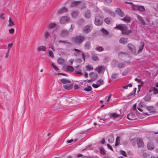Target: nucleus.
<instances>
[{
  "label": "nucleus",
  "mask_w": 158,
  "mask_h": 158,
  "mask_svg": "<svg viewBox=\"0 0 158 158\" xmlns=\"http://www.w3.org/2000/svg\"><path fill=\"white\" fill-rule=\"evenodd\" d=\"M85 40V38L84 36L80 35H77L72 38L73 42L77 45L82 44Z\"/></svg>",
  "instance_id": "obj_1"
},
{
  "label": "nucleus",
  "mask_w": 158,
  "mask_h": 158,
  "mask_svg": "<svg viewBox=\"0 0 158 158\" xmlns=\"http://www.w3.org/2000/svg\"><path fill=\"white\" fill-rule=\"evenodd\" d=\"M103 20L102 17L99 15H96L95 17V21L94 22L95 25L100 26L103 23Z\"/></svg>",
  "instance_id": "obj_2"
},
{
  "label": "nucleus",
  "mask_w": 158,
  "mask_h": 158,
  "mask_svg": "<svg viewBox=\"0 0 158 158\" xmlns=\"http://www.w3.org/2000/svg\"><path fill=\"white\" fill-rule=\"evenodd\" d=\"M120 114H118L116 113H113L110 114V118H113L114 120H119L121 119L123 117V115Z\"/></svg>",
  "instance_id": "obj_3"
},
{
  "label": "nucleus",
  "mask_w": 158,
  "mask_h": 158,
  "mask_svg": "<svg viewBox=\"0 0 158 158\" xmlns=\"http://www.w3.org/2000/svg\"><path fill=\"white\" fill-rule=\"evenodd\" d=\"M114 28L122 31V33L123 34V31H125L126 30H127V27L125 24H120L116 25Z\"/></svg>",
  "instance_id": "obj_4"
},
{
  "label": "nucleus",
  "mask_w": 158,
  "mask_h": 158,
  "mask_svg": "<svg viewBox=\"0 0 158 158\" xmlns=\"http://www.w3.org/2000/svg\"><path fill=\"white\" fill-rule=\"evenodd\" d=\"M92 29L91 25L89 24L85 26L83 29L82 31L83 33H88L90 32Z\"/></svg>",
  "instance_id": "obj_5"
},
{
  "label": "nucleus",
  "mask_w": 158,
  "mask_h": 158,
  "mask_svg": "<svg viewBox=\"0 0 158 158\" xmlns=\"http://www.w3.org/2000/svg\"><path fill=\"white\" fill-rule=\"evenodd\" d=\"M52 30L49 29L45 31L44 33V37L45 40H47L49 38H51L52 36Z\"/></svg>",
  "instance_id": "obj_6"
},
{
  "label": "nucleus",
  "mask_w": 158,
  "mask_h": 158,
  "mask_svg": "<svg viewBox=\"0 0 158 158\" xmlns=\"http://www.w3.org/2000/svg\"><path fill=\"white\" fill-rule=\"evenodd\" d=\"M128 49L131 52V53L133 54L137 55V52L135 49V48L134 45L131 43L128 44L127 45Z\"/></svg>",
  "instance_id": "obj_7"
},
{
  "label": "nucleus",
  "mask_w": 158,
  "mask_h": 158,
  "mask_svg": "<svg viewBox=\"0 0 158 158\" xmlns=\"http://www.w3.org/2000/svg\"><path fill=\"white\" fill-rule=\"evenodd\" d=\"M136 116L135 112H131L127 115V118L130 120H134L136 119Z\"/></svg>",
  "instance_id": "obj_8"
},
{
  "label": "nucleus",
  "mask_w": 158,
  "mask_h": 158,
  "mask_svg": "<svg viewBox=\"0 0 158 158\" xmlns=\"http://www.w3.org/2000/svg\"><path fill=\"white\" fill-rule=\"evenodd\" d=\"M69 20V19L67 16H64L61 18L60 23L62 24H64L68 22Z\"/></svg>",
  "instance_id": "obj_9"
},
{
  "label": "nucleus",
  "mask_w": 158,
  "mask_h": 158,
  "mask_svg": "<svg viewBox=\"0 0 158 158\" xmlns=\"http://www.w3.org/2000/svg\"><path fill=\"white\" fill-rule=\"evenodd\" d=\"M116 13L121 17H124L125 16V14L119 8H117L115 10Z\"/></svg>",
  "instance_id": "obj_10"
},
{
  "label": "nucleus",
  "mask_w": 158,
  "mask_h": 158,
  "mask_svg": "<svg viewBox=\"0 0 158 158\" xmlns=\"http://www.w3.org/2000/svg\"><path fill=\"white\" fill-rule=\"evenodd\" d=\"M137 143L138 146L140 148L143 147L144 146V143L142 140L140 138H138L137 140Z\"/></svg>",
  "instance_id": "obj_11"
},
{
  "label": "nucleus",
  "mask_w": 158,
  "mask_h": 158,
  "mask_svg": "<svg viewBox=\"0 0 158 158\" xmlns=\"http://www.w3.org/2000/svg\"><path fill=\"white\" fill-rule=\"evenodd\" d=\"M89 75L91 78L94 81L97 80L98 78V74L96 73L91 72L89 73Z\"/></svg>",
  "instance_id": "obj_12"
},
{
  "label": "nucleus",
  "mask_w": 158,
  "mask_h": 158,
  "mask_svg": "<svg viewBox=\"0 0 158 158\" xmlns=\"http://www.w3.org/2000/svg\"><path fill=\"white\" fill-rule=\"evenodd\" d=\"M121 20L126 23H128L131 22V19L129 16L126 15L124 18L121 19Z\"/></svg>",
  "instance_id": "obj_13"
},
{
  "label": "nucleus",
  "mask_w": 158,
  "mask_h": 158,
  "mask_svg": "<svg viewBox=\"0 0 158 158\" xmlns=\"http://www.w3.org/2000/svg\"><path fill=\"white\" fill-rule=\"evenodd\" d=\"M105 69L104 67L103 66H99L96 68L95 70L97 71L98 73H100Z\"/></svg>",
  "instance_id": "obj_14"
},
{
  "label": "nucleus",
  "mask_w": 158,
  "mask_h": 158,
  "mask_svg": "<svg viewBox=\"0 0 158 158\" xmlns=\"http://www.w3.org/2000/svg\"><path fill=\"white\" fill-rule=\"evenodd\" d=\"M67 11V9L64 7L60 8L58 10L57 13L59 14H63Z\"/></svg>",
  "instance_id": "obj_15"
},
{
  "label": "nucleus",
  "mask_w": 158,
  "mask_h": 158,
  "mask_svg": "<svg viewBox=\"0 0 158 158\" xmlns=\"http://www.w3.org/2000/svg\"><path fill=\"white\" fill-rule=\"evenodd\" d=\"M144 46V43L140 42V46L139 47V50H138L136 54H138L139 52H141L143 50V47Z\"/></svg>",
  "instance_id": "obj_16"
},
{
  "label": "nucleus",
  "mask_w": 158,
  "mask_h": 158,
  "mask_svg": "<svg viewBox=\"0 0 158 158\" xmlns=\"http://www.w3.org/2000/svg\"><path fill=\"white\" fill-rule=\"evenodd\" d=\"M153 91V94H158V89L154 87L151 88L149 90V92H151Z\"/></svg>",
  "instance_id": "obj_17"
},
{
  "label": "nucleus",
  "mask_w": 158,
  "mask_h": 158,
  "mask_svg": "<svg viewBox=\"0 0 158 158\" xmlns=\"http://www.w3.org/2000/svg\"><path fill=\"white\" fill-rule=\"evenodd\" d=\"M64 88L66 90H71L73 88V85L71 84H67L64 85L63 86Z\"/></svg>",
  "instance_id": "obj_18"
},
{
  "label": "nucleus",
  "mask_w": 158,
  "mask_h": 158,
  "mask_svg": "<svg viewBox=\"0 0 158 158\" xmlns=\"http://www.w3.org/2000/svg\"><path fill=\"white\" fill-rule=\"evenodd\" d=\"M128 39L127 38H121L119 40V42L123 44H126L127 42Z\"/></svg>",
  "instance_id": "obj_19"
},
{
  "label": "nucleus",
  "mask_w": 158,
  "mask_h": 158,
  "mask_svg": "<svg viewBox=\"0 0 158 158\" xmlns=\"http://www.w3.org/2000/svg\"><path fill=\"white\" fill-rule=\"evenodd\" d=\"M81 3L80 1H73L71 3V7H74L77 6Z\"/></svg>",
  "instance_id": "obj_20"
},
{
  "label": "nucleus",
  "mask_w": 158,
  "mask_h": 158,
  "mask_svg": "<svg viewBox=\"0 0 158 158\" xmlns=\"http://www.w3.org/2000/svg\"><path fill=\"white\" fill-rule=\"evenodd\" d=\"M78 11L74 10L71 13V15L73 18H75L78 16Z\"/></svg>",
  "instance_id": "obj_21"
},
{
  "label": "nucleus",
  "mask_w": 158,
  "mask_h": 158,
  "mask_svg": "<svg viewBox=\"0 0 158 158\" xmlns=\"http://www.w3.org/2000/svg\"><path fill=\"white\" fill-rule=\"evenodd\" d=\"M56 26V24L54 23H50L48 25V29H49L51 30V29L54 28Z\"/></svg>",
  "instance_id": "obj_22"
},
{
  "label": "nucleus",
  "mask_w": 158,
  "mask_h": 158,
  "mask_svg": "<svg viewBox=\"0 0 158 158\" xmlns=\"http://www.w3.org/2000/svg\"><path fill=\"white\" fill-rule=\"evenodd\" d=\"M46 48L44 46H39L37 48V50L38 51H45L46 50Z\"/></svg>",
  "instance_id": "obj_23"
},
{
  "label": "nucleus",
  "mask_w": 158,
  "mask_h": 158,
  "mask_svg": "<svg viewBox=\"0 0 158 158\" xmlns=\"http://www.w3.org/2000/svg\"><path fill=\"white\" fill-rule=\"evenodd\" d=\"M73 51H75L74 53L73 54L74 55L76 56H78L80 55L79 52H81V51L78 49H77L76 48H74L73 49Z\"/></svg>",
  "instance_id": "obj_24"
},
{
  "label": "nucleus",
  "mask_w": 158,
  "mask_h": 158,
  "mask_svg": "<svg viewBox=\"0 0 158 158\" xmlns=\"http://www.w3.org/2000/svg\"><path fill=\"white\" fill-rule=\"evenodd\" d=\"M61 35L63 37H65L68 35L69 34V32L68 31L63 30H62L61 33Z\"/></svg>",
  "instance_id": "obj_25"
},
{
  "label": "nucleus",
  "mask_w": 158,
  "mask_h": 158,
  "mask_svg": "<svg viewBox=\"0 0 158 158\" xmlns=\"http://www.w3.org/2000/svg\"><path fill=\"white\" fill-rule=\"evenodd\" d=\"M85 47L86 49H89L90 48L91 46V42L89 41H88L85 44Z\"/></svg>",
  "instance_id": "obj_26"
},
{
  "label": "nucleus",
  "mask_w": 158,
  "mask_h": 158,
  "mask_svg": "<svg viewBox=\"0 0 158 158\" xmlns=\"http://www.w3.org/2000/svg\"><path fill=\"white\" fill-rule=\"evenodd\" d=\"M85 16L86 18H87L89 19L90 18L91 16V14L89 10H87V11L85 13Z\"/></svg>",
  "instance_id": "obj_27"
},
{
  "label": "nucleus",
  "mask_w": 158,
  "mask_h": 158,
  "mask_svg": "<svg viewBox=\"0 0 158 158\" xmlns=\"http://www.w3.org/2000/svg\"><path fill=\"white\" fill-rule=\"evenodd\" d=\"M57 62L60 64H63L64 63V61L63 58L60 57L57 60Z\"/></svg>",
  "instance_id": "obj_28"
},
{
  "label": "nucleus",
  "mask_w": 158,
  "mask_h": 158,
  "mask_svg": "<svg viewBox=\"0 0 158 158\" xmlns=\"http://www.w3.org/2000/svg\"><path fill=\"white\" fill-rule=\"evenodd\" d=\"M61 82H62L63 84H67V83H71V81H70L66 80L65 79H61L60 80Z\"/></svg>",
  "instance_id": "obj_29"
},
{
  "label": "nucleus",
  "mask_w": 158,
  "mask_h": 158,
  "mask_svg": "<svg viewBox=\"0 0 158 158\" xmlns=\"http://www.w3.org/2000/svg\"><path fill=\"white\" fill-rule=\"evenodd\" d=\"M104 22L107 24H110L111 23L112 20L110 18H106L104 19Z\"/></svg>",
  "instance_id": "obj_30"
},
{
  "label": "nucleus",
  "mask_w": 158,
  "mask_h": 158,
  "mask_svg": "<svg viewBox=\"0 0 158 158\" xmlns=\"http://www.w3.org/2000/svg\"><path fill=\"white\" fill-rule=\"evenodd\" d=\"M67 70L68 71L71 72H73L74 71V68L72 66L68 65L66 67Z\"/></svg>",
  "instance_id": "obj_31"
},
{
  "label": "nucleus",
  "mask_w": 158,
  "mask_h": 158,
  "mask_svg": "<svg viewBox=\"0 0 158 158\" xmlns=\"http://www.w3.org/2000/svg\"><path fill=\"white\" fill-rule=\"evenodd\" d=\"M147 147L148 150H152L154 148V146L152 144L148 143L147 144Z\"/></svg>",
  "instance_id": "obj_32"
},
{
  "label": "nucleus",
  "mask_w": 158,
  "mask_h": 158,
  "mask_svg": "<svg viewBox=\"0 0 158 158\" xmlns=\"http://www.w3.org/2000/svg\"><path fill=\"white\" fill-rule=\"evenodd\" d=\"M100 153L103 155H104L106 154V151L104 149V148H100Z\"/></svg>",
  "instance_id": "obj_33"
},
{
  "label": "nucleus",
  "mask_w": 158,
  "mask_h": 158,
  "mask_svg": "<svg viewBox=\"0 0 158 158\" xmlns=\"http://www.w3.org/2000/svg\"><path fill=\"white\" fill-rule=\"evenodd\" d=\"M147 110L150 113H153L155 112L154 109L152 106H149L147 107Z\"/></svg>",
  "instance_id": "obj_34"
},
{
  "label": "nucleus",
  "mask_w": 158,
  "mask_h": 158,
  "mask_svg": "<svg viewBox=\"0 0 158 158\" xmlns=\"http://www.w3.org/2000/svg\"><path fill=\"white\" fill-rule=\"evenodd\" d=\"M132 32V31L130 30H126L125 31H123V34L125 35H128L129 34L131 33Z\"/></svg>",
  "instance_id": "obj_35"
},
{
  "label": "nucleus",
  "mask_w": 158,
  "mask_h": 158,
  "mask_svg": "<svg viewBox=\"0 0 158 158\" xmlns=\"http://www.w3.org/2000/svg\"><path fill=\"white\" fill-rule=\"evenodd\" d=\"M103 81L102 79H99L97 82V84L100 86L103 84Z\"/></svg>",
  "instance_id": "obj_36"
},
{
  "label": "nucleus",
  "mask_w": 158,
  "mask_h": 158,
  "mask_svg": "<svg viewBox=\"0 0 158 158\" xmlns=\"http://www.w3.org/2000/svg\"><path fill=\"white\" fill-rule=\"evenodd\" d=\"M118 67L120 68H123L125 66V65L123 63L120 62L118 64Z\"/></svg>",
  "instance_id": "obj_37"
},
{
  "label": "nucleus",
  "mask_w": 158,
  "mask_h": 158,
  "mask_svg": "<svg viewBox=\"0 0 158 158\" xmlns=\"http://www.w3.org/2000/svg\"><path fill=\"white\" fill-rule=\"evenodd\" d=\"M129 71V68H127L125 69L123 72L122 74L123 76H125L128 73Z\"/></svg>",
  "instance_id": "obj_38"
},
{
  "label": "nucleus",
  "mask_w": 158,
  "mask_h": 158,
  "mask_svg": "<svg viewBox=\"0 0 158 158\" xmlns=\"http://www.w3.org/2000/svg\"><path fill=\"white\" fill-rule=\"evenodd\" d=\"M101 31L103 34L105 35H107L109 34V32L107 31V30L104 28H102L101 30Z\"/></svg>",
  "instance_id": "obj_39"
},
{
  "label": "nucleus",
  "mask_w": 158,
  "mask_h": 158,
  "mask_svg": "<svg viewBox=\"0 0 158 158\" xmlns=\"http://www.w3.org/2000/svg\"><path fill=\"white\" fill-rule=\"evenodd\" d=\"M9 26H12L13 25H14V23L11 20V19L10 18H9Z\"/></svg>",
  "instance_id": "obj_40"
},
{
  "label": "nucleus",
  "mask_w": 158,
  "mask_h": 158,
  "mask_svg": "<svg viewBox=\"0 0 158 158\" xmlns=\"http://www.w3.org/2000/svg\"><path fill=\"white\" fill-rule=\"evenodd\" d=\"M86 67L89 71L92 70L93 69V66L91 65H88L86 66Z\"/></svg>",
  "instance_id": "obj_41"
},
{
  "label": "nucleus",
  "mask_w": 158,
  "mask_h": 158,
  "mask_svg": "<svg viewBox=\"0 0 158 158\" xmlns=\"http://www.w3.org/2000/svg\"><path fill=\"white\" fill-rule=\"evenodd\" d=\"M48 55L49 56H51L52 57H54V54L53 52L51 50H49L48 52Z\"/></svg>",
  "instance_id": "obj_42"
},
{
  "label": "nucleus",
  "mask_w": 158,
  "mask_h": 158,
  "mask_svg": "<svg viewBox=\"0 0 158 158\" xmlns=\"http://www.w3.org/2000/svg\"><path fill=\"white\" fill-rule=\"evenodd\" d=\"M79 70H76L74 72V73L76 75L82 76V73L80 72Z\"/></svg>",
  "instance_id": "obj_43"
},
{
  "label": "nucleus",
  "mask_w": 158,
  "mask_h": 158,
  "mask_svg": "<svg viewBox=\"0 0 158 158\" xmlns=\"http://www.w3.org/2000/svg\"><path fill=\"white\" fill-rule=\"evenodd\" d=\"M139 21L142 24H143L144 25H145V23L143 19L141 17H139Z\"/></svg>",
  "instance_id": "obj_44"
},
{
  "label": "nucleus",
  "mask_w": 158,
  "mask_h": 158,
  "mask_svg": "<svg viewBox=\"0 0 158 158\" xmlns=\"http://www.w3.org/2000/svg\"><path fill=\"white\" fill-rule=\"evenodd\" d=\"M92 88L91 86H88V87L85 88L84 89V91H86L87 92H89L91 91Z\"/></svg>",
  "instance_id": "obj_45"
},
{
  "label": "nucleus",
  "mask_w": 158,
  "mask_h": 158,
  "mask_svg": "<svg viewBox=\"0 0 158 158\" xmlns=\"http://www.w3.org/2000/svg\"><path fill=\"white\" fill-rule=\"evenodd\" d=\"M96 49L98 51L101 52L103 50V48L102 47L99 46L97 47Z\"/></svg>",
  "instance_id": "obj_46"
},
{
  "label": "nucleus",
  "mask_w": 158,
  "mask_h": 158,
  "mask_svg": "<svg viewBox=\"0 0 158 158\" xmlns=\"http://www.w3.org/2000/svg\"><path fill=\"white\" fill-rule=\"evenodd\" d=\"M118 76L117 73H114L111 76V77L112 79H115L117 78Z\"/></svg>",
  "instance_id": "obj_47"
},
{
  "label": "nucleus",
  "mask_w": 158,
  "mask_h": 158,
  "mask_svg": "<svg viewBox=\"0 0 158 158\" xmlns=\"http://www.w3.org/2000/svg\"><path fill=\"white\" fill-rule=\"evenodd\" d=\"M52 67L56 71H57L59 70V69L55 65L54 63H52Z\"/></svg>",
  "instance_id": "obj_48"
},
{
  "label": "nucleus",
  "mask_w": 158,
  "mask_h": 158,
  "mask_svg": "<svg viewBox=\"0 0 158 158\" xmlns=\"http://www.w3.org/2000/svg\"><path fill=\"white\" fill-rule=\"evenodd\" d=\"M135 80L136 81L138 82V83H139L140 84H143V81H142L140 79H139L137 78L135 79Z\"/></svg>",
  "instance_id": "obj_49"
},
{
  "label": "nucleus",
  "mask_w": 158,
  "mask_h": 158,
  "mask_svg": "<svg viewBox=\"0 0 158 158\" xmlns=\"http://www.w3.org/2000/svg\"><path fill=\"white\" fill-rule=\"evenodd\" d=\"M118 138H119L118 137H117L116 139V141L115 143V146H116L117 145H118L120 143V140L119 139H118Z\"/></svg>",
  "instance_id": "obj_50"
},
{
  "label": "nucleus",
  "mask_w": 158,
  "mask_h": 158,
  "mask_svg": "<svg viewBox=\"0 0 158 158\" xmlns=\"http://www.w3.org/2000/svg\"><path fill=\"white\" fill-rule=\"evenodd\" d=\"M58 43H66L69 44H70V43L68 42L67 41H62V40H59L58 41Z\"/></svg>",
  "instance_id": "obj_51"
},
{
  "label": "nucleus",
  "mask_w": 158,
  "mask_h": 158,
  "mask_svg": "<svg viewBox=\"0 0 158 158\" xmlns=\"http://www.w3.org/2000/svg\"><path fill=\"white\" fill-rule=\"evenodd\" d=\"M143 156L144 158H148L149 157V155L147 153H144L143 154Z\"/></svg>",
  "instance_id": "obj_52"
},
{
  "label": "nucleus",
  "mask_w": 158,
  "mask_h": 158,
  "mask_svg": "<svg viewBox=\"0 0 158 158\" xmlns=\"http://www.w3.org/2000/svg\"><path fill=\"white\" fill-rule=\"evenodd\" d=\"M145 101H149L151 99V98L149 96H146L144 98Z\"/></svg>",
  "instance_id": "obj_53"
},
{
  "label": "nucleus",
  "mask_w": 158,
  "mask_h": 158,
  "mask_svg": "<svg viewBox=\"0 0 158 158\" xmlns=\"http://www.w3.org/2000/svg\"><path fill=\"white\" fill-rule=\"evenodd\" d=\"M120 153H121V154L123 155L124 156L126 157L127 156V153L126 152L123 151V150H121L120 151Z\"/></svg>",
  "instance_id": "obj_54"
},
{
  "label": "nucleus",
  "mask_w": 158,
  "mask_h": 158,
  "mask_svg": "<svg viewBox=\"0 0 158 158\" xmlns=\"http://www.w3.org/2000/svg\"><path fill=\"white\" fill-rule=\"evenodd\" d=\"M79 7L80 9H82L85 7V3H83L81 5H79Z\"/></svg>",
  "instance_id": "obj_55"
},
{
  "label": "nucleus",
  "mask_w": 158,
  "mask_h": 158,
  "mask_svg": "<svg viewBox=\"0 0 158 158\" xmlns=\"http://www.w3.org/2000/svg\"><path fill=\"white\" fill-rule=\"evenodd\" d=\"M138 9L140 11H144V6H140L139 7Z\"/></svg>",
  "instance_id": "obj_56"
},
{
  "label": "nucleus",
  "mask_w": 158,
  "mask_h": 158,
  "mask_svg": "<svg viewBox=\"0 0 158 158\" xmlns=\"http://www.w3.org/2000/svg\"><path fill=\"white\" fill-rule=\"evenodd\" d=\"M75 68L76 69V70H78L80 71H81V68L80 66L78 65L77 66H76L75 67Z\"/></svg>",
  "instance_id": "obj_57"
},
{
  "label": "nucleus",
  "mask_w": 158,
  "mask_h": 158,
  "mask_svg": "<svg viewBox=\"0 0 158 158\" xmlns=\"http://www.w3.org/2000/svg\"><path fill=\"white\" fill-rule=\"evenodd\" d=\"M92 59L93 60L96 61L98 60V57L97 56H92Z\"/></svg>",
  "instance_id": "obj_58"
},
{
  "label": "nucleus",
  "mask_w": 158,
  "mask_h": 158,
  "mask_svg": "<svg viewBox=\"0 0 158 158\" xmlns=\"http://www.w3.org/2000/svg\"><path fill=\"white\" fill-rule=\"evenodd\" d=\"M92 86L94 88H97L99 86L97 83L96 84H93L92 85Z\"/></svg>",
  "instance_id": "obj_59"
},
{
  "label": "nucleus",
  "mask_w": 158,
  "mask_h": 158,
  "mask_svg": "<svg viewBox=\"0 0 158 158\" xmlns=\"http://www.w3.org/2000/svg\"><path fill=\"white\" fill-rule=\"evenodd\" d=\"M14 32V28H11L9 30V32L10 34H13Z\"/></svg>",
  "instance_id": "obj_60"
},
{
  "label": "nucleus",
  "mask_w": 158,
  "mask_h": 158,
  "mask_svg": "<svg viewBox=\"0 0 158 158\" xmlns=\"http://www.w3.org/2000/svg\"><path fill=\"white\" fill-rule=\"evenodd\" d=\"M107 146L108 148L110 150L113 151V149L112 148V146L109 144H107Z\"/></svg>",
  "instance_id": "obj_61"
},
{
  "label": "nucleus",
  "mask_w": 158,
  "mask_h": 158,
  "mask_svg": "<svg viewBox=\"0 0 158 158\" xmlns=\"http://www.w3.org/2000/svg\"><path fill=\"white\" fill-rule=\"evenodd\" d=\"M136 104H134L133 106V109L134 110H136Z\"/></svg>",
  "instance_id": "obj_62"
},
{
  "label": "nucleus",
  "mask_w": 158,
  "mask_h": 158,
  "mask_svg": "<svg viewBox=\"0 0 158 158\" xmlns=\"http://www.w3.org/2000/svg\"><path fill=\"white\" fill-rule=\"evenodd\" d=\"M133 94H134V93H133V92L130 93L129 94H128L127 95V97H128L132 95Z\"/></svg>",
  "instance_id": "obj_63"
},
{
  "label": "nucleus",
  "mask_w": 158,
  "mask_h": 158,
  "mask_svg": "<svg viewBox=\"0 0 158 158\" xmlns=\"http://www.w3.org/2000/svg\"><path fill=\"white\" fill-rule=\"evenodd\" d=\"M74 61V59H71L69 61V62H70V64L72 65L73 62Z\"/></svg>",
  "instance_id": "obj_64"
}]
</instances>
